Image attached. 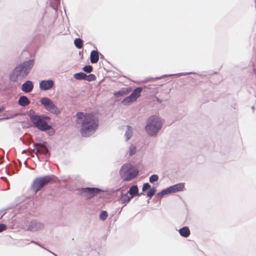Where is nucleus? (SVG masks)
<instances>
[{"label": "nucleus", "mask_w": 256, "mask_h": 256, "mask_svg": "<svg viewBox=\"0 0 256 256\" xmlns=\"http://www.w3.org/2000/svg\"><path fill=\"white\" fill-rule=\"evenodd\" d=\"M76 122L80 126V132L84 137H88L94 134L98 126V120L93 114L78 112Z\"/></svg>", "instance_id": "f257e3e1"}, {"label": "nucleus", "mask_w": 256, "mask_h": 256, "mask_svg": "<svg viewBox=\"0 0 256 256\" xmlns=\"http://www.w3.org/2000/svg\"><path fill=\"white\" fill-rule=\"evenodd\" d=\"M33 66V61L29 60L26 61L17 66L13 71L10 78L11 80L16 82L25 78L29 73Z\"/></svg>", "instance_id": "f03ea898"}, {"label": "nucleus", "mask_w": 256, "mask_h": 256, "mask_svg": "<svg viewBox=\"0 0 256 256\" xmlns=\"http://www.w3.org/2000/svg\"><path fill=\"white\" fill-rule=\"evenodd\" d=\"M162 122L160 118L156 116H150L148 120L146 130L149 135L154 136L160 130Z\"/></svg>", "instance_id": "7ed1b4c3"}, {"label": "nucleus", "mask_w": 256, "mask_h": 256, "mask_svg": "<svg viewBox=\"0 0 256 256\" xmlns=\"http://www.w3.org/2000/svg\"><path fill=\"white\" fill-rule=\"evenodd\" d=\"M138 172L130 164L123 165L120 170L121 178L124 180L128 181L137 176Z\"/></svg>", "instance_id": "20e7f679"}, {"label": "nucleus", "mask_w": 256, "mask_h": 256, "mask_svg": "<svg viewBox=\"0 0 256 256\" xmlns=\"http://www.w3.org/2000/svg\"><path fill=\"white\" fill-rule=\"evenodd\" d=\"M30 116L32 122L38 129L44 131L51 128V126L44 120L43 118L35 114L34 112L33 114L30 113Z\"/></svg>", "instance_id": "39448f33"}, {"label": "nucleus", "mask_w": 256, "mask_h": 256, "mask_svg": "<svg viewBox=\"0 0 256 256\" xmlns=\"http://www.w3.org/2000/svg\"><path fill=\"white\" fill-rule=\"evenodd\" d=\"M52 180V177L49 176L36 178L34 180L32 185V188L36 192L45 185L50 182Z\"/></svg>", "instance_id": "423d86ee"}, {"label": "nucleus", "mask_w": 256, "mask_h": 256, "mask_svg": "<svg viewBox=\"0 0 256 256\" xmlns=\"http://www.w3.org/2000/svg\"><path fill=\"white\" fill-rule=\"evenodd\" d=\"M40 102L48 111L56 114H60L59 108L50 98L46 97L42 98L40 100Z\"/></svg>", "instance_id": "0eeeda50"}, {"label": "nucleus", "mask_w": 256, "mask_h": 256, "mask_svg": "<svg viewBox=\"0 0 256 256\" xmlns=\"http://www.w3.org/2000/svg\"><path fill=\"white\" fill-rule=\"evenodd\" d=\"M184 188V185L183 183L177 184L173 185L161 192L162 196L170 193H174L178 192L182 190Z\"/></svg>", "instance_id": "6e6552de"}, {"label": "nucleus", "mask_w": 256, "mask_h": 256, "mask_svg": "<svg viewBox=\"0 0 256 256\" xmlns=\"http://www.w3.org/2000/svg\"><path fill=\"white\" fill-rule=\"evenodd\" d=\"M54 86V82L52 80H42L40 83V88L42 90H48Z\"/></svg>", "instance_id": "1a4fd4ad"}, {"label": "nucleus", "mask_w": 256, "mask_h": 256, "mask_svg": "<svg viewBox=\"0 0 256 256\" xmlns=\"http://www.w3.org/2000/svg\"><path fill=\"white\" fill-rule=\"evenodd\" d=\"M100 190L98 188H86L83 189V193L87 194L89 198L92 197L96 194L100 192Z\"/></svg>", "instance_id": "9d476101"}, {"label": "nucleus", "mask_w": 256, "mask_h": 256, "mask_svg": "<svg viewBox=\"0 0 256 256\" xmlns=\"http://www.w3.org/2000/svg\"><path fill=\"white\" fill-rule=\"evenodd\" d=\"M34 85L31 81L27 80L22 86V90L25 92H30L33 89Z\"/></svg>", "instance_id": "9b49d317"}, {"label": "nucleus", "mask_w": 256, "mask_h": 256, "mask_svg": "<svg viewBox=\"0 0 256 256\" xmlns=\"http://www.w3.org/2000/svg\"><path fill=\"white\" fill-rule=\"evenodd\" d=\"M36 154H40L46 155L48 153V150L47 148L44 144H36Z\"/></svg>", "instance_id": "f8f14e48"}, {"label": "nucleus", "mask_w": 256, "mask_h": 256, "mask_svg": "<svg viewBox=\"0 0 256 256\" xmlns=\"http://www.w3.org/2000/svg\"><path fill=\"white\" fill-rule=\"evenodd\" d=\"M90 62L92 64L98 62L99 60L98 52L97 50H93L91 52L90 54Z\"/></svg>", "instance_id": "ddd939ff"}, {"label": "nucleus", "mask_w": 256, "mask_h": 256, "mask_svg": "<svg viewBox=\"0 0 256 256\" xmlns=\"http://www.w3.org/2000/svg\"><path fill=\"white\" fill-rule=\"evenodd\" d=\"M18 104L20 106H26L30 104V101L26 96H22L20 97Z\"/></svg>", "instance_id": "4468645a"}, {"label": "nucleus", "mask_w": 256, "mask_h": 256, "mask_svg": "<svg viewBox=\"0 0 256 256\" xmlns=\"http://www.w3.org/2000/svg\"><path fill=\"white\" fill-rule=\"evenodd\" d=\"M132 198L130 196H129L128 194H123L122 193L120 199V201L122 204H126L128 203L130 200Z\"/></svg>", "instance_id": "2eb2a0df"}, {"label": "nucleus", "mask_w": 256, "mask_h": 256, "mask_svg": "<svg viewBox=\"0 0 256 256\" xmlns=\"http://www.w3.org/2000/svg\"><path fill=\"white\" fill-rule=\"evenodd\" d=\"M179 232L182 236L184 238L188 237L190 234V230L188 226H184L180 229Z\"/></svg>", "instance_id": "dca6fc26"}, {"label": "nucleus", "mask_w": 256, "mask_h": 256, "mask_svg": "<svg viewBox=\"0 0 256 256\" xmlns=\"http://www.w3.org/2000/svg\"><path fill=\"white\" fill-rule=\"evenodd\" d=\"M142 92V88H138L134 90L130 95L132 96V98H134V100H136L140 96Z\"/></svg>", "instance_id": "f3484780"}, {"label": "nucleus", "mask_w": 256, "mask_h": 256, "mask_svg": "<svg viewBox=\"0 0 256 256\" xmlns=\"http://www.w3.org/2000/svg\"><path fill=\"white\" fill-rule=\"evenodd\" d=\"M130 92V90H129L128 88H126V90H122L118 92H114V95L116 98H120V96H122L124 95H126L128 94Z\"/></svg>", "instance_id": "a211bd4d"}, {"label": "nucleus", "mask_w": 256, "mask_h": 256, "mask_svg": "<svg viewBox=\"0 0 256 256\" xmlns=\"http://www.w3.org/2000/svg\"><path fill=\"white\" fill-rule=\"evenodd\" d=\"M138 189L137 186H132L129 191V194L131 195V196L133 198L134 196L136 195L138 193Z\"/></svg>", "instance_id": "6ab92c4d"}, {"label": "nucleus", "mask_w": 256, "mask_h": 256, "mask_svg": "<svg viewBox=\"0 0 256 256\" xmlns=\"http://www.w3.org/2000/svg\"><path fill=\"white\" fill-rule=\"evenodd\" d=\"M136 100H134V98H132V96L130 95V96L126 97L122 101V103L124 105H129L132 102H135Z\"/></svg>", "instance_id": "aec40b11"}, {"label": "nucleus", "mask_w": 256, "mask_h": 256, "mask_svg": "<svg viewBox=\"0 0 256 256\" xmlns=\"http://www.w3.org/2000/svg\"><path fill=\"white\" fill-rule=\"evenodd\" d=\"M74 44L75 46L78 48H80L83 46V41L80 38H76L74 40Z\"/></svg>", "instance_id": "412c9836"}, {"label": "nucleus", "mask_w": 256, "mask_h": 256, "mask_svg": "<svg viewBox=\"0 0 256 256\" xmlns=\"http://www.w3.org/2000/svg\"><path fill=\"white\" fill-rule=\"evenodd\" d=\"M74 77L77 80H85L86 74L84 72L76 73L74 75Z\"/></svg>", "instance_id": "4be33fe9"}, {"label": "nucleus", "mask_w": 256, "mask_h": 256, "mask_svg": "<svg viewBox=\"0 0 256 256\" xmlns=\"http://www.w3.org/2000/svg\"><path fill=\"white\" fill-rule=\"evenodd\" d=\"M96 78V76L93 74H90L88 76L86 74V78H85V80H86L88 82H91L94 80Z\"/></svg>", "instance_id": "5701e85b"}, {"label": "nucleus", "mask_w": 256, "mask_h": 256, "mask_svg": "<svg viewBox=\"0 0 256 256\" xmlns=\"http://www.w3.org/2000/svg\"><path fill=\"white\" fill-rule=\"evenodd\" d=\"M136 152V148L134 146H131L129 149V154L130 156L134 155Z\"/></svg>", "instance_id": "b1692460"}, {"label": "nucleus", "mask_w": 256, "mask_h": 256, "mask_svg": "<svg viewBox=\"0 0 256 256\" xmlns=\"http://www.w3.org/2000/svg\"><path fill=\"white\" fill-rule=\"evenodd\" d=\"M127 140L130 139L132 135V132L131 129H130V128H128V130L126 132L125 134Z\"/></svg>", "instance_id": "393cba45"}, {"label": "nucleus", "mask_w": 256, "mask_h": 256, "mask_svg": "<svg viewBox=\"0 0 256 256\" xmlns=\"http://www.w3.org/2000/svg\"><path fill=\"white\" fill-rule=\"evenodd\" d=\"M158 179V176L156 174H153L150 178V182L152 183L156 182Z\"/></svg>", "instance_id": "a878e982"}, {"label": "nucleus", "mask_w": 256, "mask_h": 256, "mask_svg": "<svg viewBox=\"0 0 256 256\" xmlns=\"http://www.w3.org/2000/svg\"><path fill=\"white\" fill-rule=\"evenodd\" d=\"M108 216V213L106 211H103L100 216V220H106V218H107Z\"/></svg>", "instance_id": "bb28decb"}, {"label": "nucleus", "mask_w": 256, "mask_h": 256, "mask_svg": "<svg viewBox=\"0 0 256 256\" xmlns=\"http://www.w3.org/2000/svg\"><path fill=\"white\" fill-rule=\"evenodd\" d=\"M82 70L86 72L90 73L92 71V68L91 66H90V65L86 66L83 68Z\"/></svg>", "instance_id": "cd10ccee"}, {"label": "nucleus", "mask_w": 256, "mask_h": 256, "mask_svg": "<svg viewBox=\"0 0 256 256\" xmlns=\"http://www.w3.org/2000/svg\"><path fill=\"white\" fill-rule=\"evenodd\" d=\"M150 188V186L148 183H146L144 184L142 186V190L145 191L147 190H148Z\"/></svg>", "instance_id": "c85d7f7f"}, {"label": "nucleus", "mask_w": 256, "mask_h": 256, "mask_svg": "<svg viewBox=\"0 0 256 256\" xmlns=\"http://www.w3.org/2000/svg\"><path fill=\"white\" fill-rule=\"evenodd\" d=\"M155 192V190L154 189H151L148 193L147 195L148 197H152L153 196Z\"/></svg>", "instance_id": "c756f323"}, {"label": "nucleus", "mask_w": 256, "mask_h": 256, "mask_svg": "<svg viewBox=\"0 0 256 256\" xmlns=\"http://www.w3.org/2000/svg\"><path fill=\"white\" fill-rule=\"evenodd\" d=\"M6 230V226L3 224H0V232Z\"/></svg>", "instance_id": "7c9ffc66"}]
</instances>
